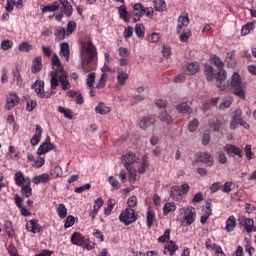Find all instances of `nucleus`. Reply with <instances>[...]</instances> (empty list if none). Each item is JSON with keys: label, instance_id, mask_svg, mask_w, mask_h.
I'll use <instances>...</instances> for the list:
<instances>
[{"label": "nucleus", "instance_id": "1", "mask_svg": "<svg viewBox=\"0 0 256 256\" xmlns=\"http://www.w3.org/2000/svg\"><path fill=\"white\" fill-rule=\"evenodd\" d=\"M51 61L53 71L49 73L50 88L53 91L54 89H57V87H59L60 83L61 89L63 91H69V89H71V83L69 82L65 68H63V65H61V60L59 59V56H57V54H53Z\"/></svg>", "mask_w": 256, "mask_h": 256}, {"label": "nucleus", "instance_id": "2", "mask_svg": "<svg viewBox=\"0 0 256 256\" xmlns=\"http://www.w3.org/2000/svg\"><path fill=\"white\" fill-rule=\"evenodd\" d=\"M80 55L82 65H89V63H93L97 59V48L91 41L83 42Z\"/></svg>", "mask_w": 256, "mask_h": 256}, {"label": "nucleus", "instance_id": "3", "mask_svg": "<svg viewBox=\"0 0 256 256\" xmlns=\"http://www.w3.org/2000/svg\"><path fill=\"white\" fill-rule=\"evenodd\" d=\"M179 215L181 217V225H183V227H189L195 223L197 210L191 206L182 207L179 209Z\"/></svg>", "mask_w": 256, "mask_h": 256}, {"label": "nucleus", "instance_id": "4", "mask_svg": "<svg viewBox=\"0 0 256 256\" xmlns=\"http://www.w3.org/2000/svg\"><path fill=\"white\" fill-rule=\"evenodd\" d=\"M119 221L126 226L131 225V223H135V221H137V214L135 213V210H133V208H126L120 213Z\"/></svg>", "mask_w": 256, "mask_h": 256}, {"label": "nucleus", "instance_id": "5", "mask_svg": "<svg viewBox=\"0 0 256 256\" xmlns=\"http://www.w3.org/2000/svg\"><path fill=\"white\" fill-rule=\"evenodd\" d=\"M36 95L41 99H49L52 95H55V91L51 90L50 92H45V82L42 80H36L32 86Z\"/></svg>", "mask_w": 256, "mask_h": 256}, {"label": "nucleus", "instance_id": "6", "mask_svg": "<svg viewBox=\"0 0 256 256\" xmlns=\"http://www.w3.org/2000/svg\"><path fill=\"white\" fill-rule=\"evenodd\" d=\"M133 15L135 17H138L134 19V21H139V17H143V15H146V17H153L154 10L152 7L145 8L143 4L137 3L133 7Z\"/></svg>", "mask_w": 256, "mask_h": 256}, {"label": "nucleus", "instance_id": "7", "mask_svg": "<svg viewBox=\"0 0 256 256\" xmlns=\"http://www.w3.org/2000/svg\"><path fill=\"white\" fill-rule=\"evenodd\" d=\"M239 225L245 228L246 233H253L255 231V221L251 218H247L245 216H240L238 218Z\"/></svg>", "mask_w": 256, "mask_h": 256}, {"label": "nucleus", "instance_id": "8", "mask_svg": "<svg viewBox=\"0 0 256 256\" xmlns=\"http://www.w3.org/2000/svg\"><path fill=\"white\" fill-rule=\"evenodd\" d=\"M122 162L124 163L125 169H131L133 168V163H137L139 161V157L136 156L135 153L129 152L122 156Z\"/></svg>", "mask_w": 256, "mask_h": 256}, {"label": "nucleus", "instance_id": "9", "mask_svg": "<svg viewBox=\"0 0 256 256\" xmlns=\"http://www.w3.org/2000/svg\"><path fill=\"white\" fill-rule=\"evenodd\" d=\"M219 71L216 74V86L218 87V89H220L221 91H225L227 89V86L223 83V81H225V79H227V72L221 68L218 69Z\"/></svg>", "mask_w": 256, "mask_h": 256}, {"label": "nucleus", "instance_id": "10", "mask_svg": "<svg viewBox=\"0 0 256 256\" xmlns=\"http://www.w3.org/2000/svg\"><path fill=\"white\" fill-rule=\"evenodd\" d=\"M19 101H21V98L15 93H10L6 97V109L8 111H11L16 105H19Z\"/></svg>", "mask_w": 256, "mask_h": 256}, {"label": "nucleus", "instance_id": "11", "mask_svg": "<svg viewBox=\"0 0 256 256\" xmlns=\"http://www.w3.org/2000/svg\"><path fill=\"white\" fill-rule=\"evenodd\" d=\"M189 25V14L187 12H182L178 17V25H177V33H181L183 31V27H187Z\"/></svg>", "mask_w": 256, "mask_h": 256}, {"label": "nucleus", "instance_id": "12", "mask_svg": "<svg viewBox=\"0 0 256 256\" xmlns=\"http://www.w3.org/2000/svg\"><path fill=\"white\" fill-rule=\"evenodd\" d=\"M14 181L18 187H23L24 185H31V180L23 175V172L18 171L15 173Z\"/></svg>", "mask_w": 256, "mask_h": 256}, {"label": "nucleus", "instance_id": "13", "mask_svg": "<svg viewBox=\"0 0 256 256\" xmlns=\"http://www.w3.org/2000/svg\"><path fill=\"white\" fill-rule=\"evenodd\" d=\"M223 151L227 153V155H237V157H243V150H241L239 147L232 145V144H226L223 147Z\"/></svg>", "mask_w": 256, "mask_h": 256}, {"label": "nucleus", "instance_id": "14", "mask_svg": "<svg viewBox=\"0 0 256 256\" xmlns=\"http://www.w3.org/2000/svg\"><path fill=\"white\" fill-rule=\"evenodd\" d=\"M72 245H77V247H83L85 245V236L79 232H74L71 236Z\"/></svg>", "mask_w": 256, "mask_h": 256}, {"label": "nucleus", "instance_id": "15", "mask_svg": "<svg viewBox=\"0 0 256 256\" xmlns=\"http://www.w3.org/2000/svg\"><path fill=\"white\" fill-rule=\"evenodd\" d=\"M116 80H117L118 85L123 87V86L127 85V81L129 80V74L124 70L118 69Z\"/></svg>", "mask_w": 256, "mask_h": 256}, {"label": "nucleus", "instance_id": "16", "mask_svg": "<svg viewBox=\"0 0 256 256\" xmlns=\"http://www.w3.org/2000/svg\"><path fill=\"white\" fill-rule=\"evenodd\" d=\"M179 250V246H177V243L175 241H169L165 247H164V255H167L169 253L170 256L175 255L177 251Z\"/></svg>", "mask_w": 256, "mask_h": 256}, {"label": "nucleus", "instance_id": "17", "mask_svg": "<svg viewBox=\"0 0 256 256\" xmlns=\"http://www.w3.org/2000/svg\"><path fill=\"white\" fill-rule=\"evenodd\" d=\"M26 229L30 233H40L41 232V226L39 225V221L37 220H29L26 223Z\"/></svg>", "mask_w": 256, "mask_h": 256}, {"label": "nucleus", "instance_id": "18", "mask_svg": "<svg viewBox=\"0 0 256 256\" xmlns=\"http://www.w3.org/2000/svg\"><path fill=\"white\" fill-rule=\"evenodd\" d=\"M55 149V145L50 142H44L42 145L39 146L37 150V155H45L49 153V151H53Z\"/></svg>", "mask_w": 256, "mask_h": 256}, {"label": "nucleus", "instance_id": "19", "mask_svg": "<svg viewBox=\"0 0 256 256\" xmlns=\"http://www.w3.org/2000/svg\"><path fill=\"white\" fill-rule=\"evenodd\" d=\"M155 221H157V217L155 216V211H153V208L148 207L147 212H146L147 227H149V228L153 227Z\"/></svg>", "mask_w": 256, "mask_h": 256}, {"label": "nucleus", "instance_id": "20", "mask_svg": "<svg viewBox=\"0 0 256 256\" xmlns=\"http://www.w3.org/2000/svg\"><path fill=\"white\" fill-rule=\"evenodd\" d=\"M95 113L98 115H109L111 112V107L107 106V104L103 102H99L98 105L94 109Z\"/></svg>", "mask_w": 256, "mask_h": 256}, {"label": "nucleus", "instance_id": "21", "mask_svg": "<svg viewBox=\"0 0 256 256\" xmlns=\"http://www.w3.org/2000/svg\"><path fill=\"white\" fill-rule=\"evenodd\" d=\"M237 227V218L235 216H230L226 220V226H225V232L226 233H232V231H235V228Z\"/></svg>", "mask_w": 256, "mask_h": 256}, {"label": "nucleus", "instance_id": "22", "mask_svg": "<svg viewBox=\"0 0 256 256\" xmlns=\"http://www.w3.org/2000/svg\"><path fill=\"white\" fill-rule=\"evenodd\" d=\"M198 160L201 163H205L209 167L213 166V164L215 163L213 156H211V154H209V153H200L198 156Z\"/></svg>", "mask_w": 256, "mask_h": 256}, {"label": "nucleus", "instance_id": "23", "mask_svg": "<svg viewBox=\"0 0 256 256\" xmlns=\"http://www.w3.org/2000/svg\"><path fill=\"white\" fill-rule=\"evenodd\" d=\"M155 124V117H144L139 122L138 125L140 129H147L148 127H151V125Z\"/></svg>", "mask_w": 256, "mask_h": 256}, {"label": "nucleus", "instance_id": "24", "mask_svg": "<svg viewBox=\"0 0 256 256\" xmlns=\"http://www.w3.org/2000/svg\"><path fill=\"white\" fill-rule=\"evenodd\" d=\"M61 3V11L67 15V17H71L73 15V6H71V3L67 0H60Z\"/></svg>", "mask_w": 256, "mask_h": 256}, {"label": "nucleus", "instance_id": "25", "mask_svg": "<svg viewBox=\"0 0 256 256\" xmlns=\"http://www.w3.org/2000/svg\"><path fill=\"white\" fill-rule=\"evenodd\" d=\"M43 135V129L41 126L36 125V132L34 136L31 138L30 143L35 147V145H39V141H41V136Z\"/></svg>", "mask_w": 256, "mask_h": 256}, {"label": "nucleus", "instance_id": "26", "mask_svg": "<svg viewBox=\"0 0 256 256\" xmlns=\"http://www.w3.org/2000/svg\"><path fill=\"white\" fill-rule=\"evenodd\" d=\"M43 135V129L41 126L36 125V132L34 136L31 138L30 143L35 147V145H39V141H41V136Z\"/></svg>", "mask_w": 256, "mask_h": 256}, {"label": "nucleus", "instance_id": "27", "mask_svg": "<svg viewBox=\"0 0 256 256\" xmlns=\"http://www.w3.org/2000/svg\"><path fill=\"white\" fill-rule=\"evenodd\" d=\"M43 135V129L41 126L36 125V132L34 136L31 138L30 143L35 147V145H39V141H41V136Z\"/></svg>", "mask_w": 256, "mask_h": 256}, {"label": "nucleus", "instance_id": "28", "mask_svg": "<svg viewBox=\"0 0 256 256\" xmlns=\"http://www.w3.org/2000/svg\"><path fill=\"white\" fill-rule=\"evenodd\" d=\"M184 73L186 75H195L196 73H199V64L195 62L189 63L184 69Z\"/></svg>", "mask_w": 256, "mask_h": 256}, {"label": "nucleus", "instance_id": "29", "mask_svg": "<svg viewBox=\"0 0 256 256\" xmlns=\"http://www.w3.org/2000/svg\"><path fill=\"white\" fill-rule=\"evenodd\" d=\"M162 211L163 215L166 217V215H169V213H174V211H177V204H175V202H167L164 204Z\"/></svg>", "mask_w": 256, "mask_h": 256}, {"label": "nucleus", "instance_id": "30", "mask_svg": "<svg viewBox=\"0 0 256 256\" xmlns=\"http://www.w3.org/2000/svg\"><path fill=\"white\" fill-rule=\"evenodd\" d=\"M172 193H176L177 195H187V193H189V184L172 187Z\"/></svg>", "mask_w": 256, "mask_h": 256}, {"label": "nucleus", "instance_id": "31", "mask_svg": "<svg viewBox=\"0 0 256 256\" xmlns=\"http://www.w3.org/2000/svg\"><path fill=\"white\" fill-rule=\"evenodd\" d=\"M48 181H51V177L47 173L41 174L39 176H34L32 178V182L35 185H39V183H48Z\"/></svg>", "mask_w": 256, "mask_h": 256}, {"label": "nucleus", "instance_id": "32", "mask_svg": "<svg viewBox=\"0 0 256 256\" xmlns=\"http://www.w3.org/2000/svg\"><path fill=\"white\" fill-rule=\"evenodd\" d=\"M230 83L234 89L243 86V80H241V75H239V73L237 72H234L231 77Z\"/></svg>", "mask_w": 256, "mask_h": 256}, {"label": "nucleus", "instance_id": "33", "mask_svg": "<svg viewBox=\"0 0 256 256\" xmlns=\"http://www.w3.org/2000/svg\"><path fill=\"white\" fill-rule=\"evenodd\" d=\"M58 9H61V1H56L51 5L44 6L42 9L43 13H53L55 11H58Z\"/></svg>", "mask_w": 256, "mask_h": 256}, {"label": "nucleus", "instance_id": "34", "mask_svg": "<svg viewBox=\"0 0 256 256\" xmlns=\"http://www.w3.org/2000/svg\"><path fill=\"white\" fill-rule=\"evenodd\" d=\"M69 43L64 42L60 44V56L64 57L65 61H69Z\"/></svg>", "mask_w": 256, "mask_h": 256}, {"label": "nucleus", "instance_id": "35", "mask_svg": "<svg viewBox=\"0 0 256 256\" xmlns=\"http://www.w3.org/2000/svg\"><path fill=\"white\" fill-rule=\"evenodd\" d=\"M209 61L211 65H214V67H217V69H223L225 67V64L221 61V58L217 55H211L209 58Z\"/></svg>", "mask_w": 256, "mask_h": 256}, {"label": "nucleus", "instance_id": "36", "mask_svg": "<svg viewBox=\"0 0 256 256\" xmlns=\"http://www.w3.org/2000/svg\"><path fill=\"white\" fill-rule=\"evenodd\" d=\"M126 171H128L129 183L133 184L136 181H139V176L137 175V170L135 168H126Z\"/></svg>", "mask_w": 256, "mask_h": 256}, {"label": "nucleus", "instance_id": "37", "mask_svg": "<svg viewBox=\"0 0 256 256\" xmlns=\"http://www.w3.org/2000/svg\"><path fill=\"white\" fill-rule=\"evenodd\" d=\"M176 110L178 113H193V110L191 109V107H189V104H187V102H182L176 105Z\"/></svg>", "mask_w": 256, "mask_h": 256}, {"label": "nucleus", "instance_id": "38", "mask_svg": "<svg viewBox=\"0 0 256 256\" xmlns=\"http://www.w3.org/2000/svg\"><path fill=\"white\" fill-rule=\"evenodd\" d=\"M207 81H213L215 79V69L211 65H206L204 68Z\"/></svg>", "mask_w": 256, "mask_h": 256}, {"label": "nucleus", "instance_id": "39", "mask_svg": "<svg viewBox=\"0 0 256 256\" xmlns=\"http://www.w3.org/2000/svg\"><path fill=\"white\" fill-rule=\"evenodd\" d=\"M233 101H234L233 96H227L219 105V109H221V111H224V109H229V107L233 105Z\"/></svg>", "mask_w": 256, "mask_h": 256}, {"label": "nucleus", "instance_id": "40", "mask_svg": "<svg viewBox=\"0 0 256 256\" xmlns=\"http://www.w3.org/2000/svg\"><path fill=\"white\" fill-rule=\"evenodd\" d=\"M41 63H43V59L41 57H36L33 60V63H32V72L33 73H39V71H41V68H42Z\"/></svg>", "mask_w": 256, "mask_h": 256}, {"label": "nucleus", "instance_id": "41", "mask_svg": "<svg viewBox=\"0 0 256 256\" xmlns=\"http://www.w3.org/2000/svg\"><path fill=\"white\" fill-rule=\"evenodd\" d=\"M56 213L60 219H65L67 217V207H65V204H58Z\"/></svg>", "mask_w": 256, "mask_h": 256}, {"label": "nucleus", "instance_id": "42", "mask_svg": "<svg viewBox=\"0 0 256 256\" xmlns=\"http://www.w3.org/2000/svg\"><path fill=\"white\" fill-rule=\"evenodd\" d=\"M117 205V201L114 199H109L107 202V207L104 209V215L109 217L111 215V212L113 211V208Z\"/></svg>", "mask_w": 256, "mask_h": 256}, {"label": "nucleus", "instance_id": "43", "mask_svg": "<svg viewBox=\"0 0 256 256\" xmlns=\"http://www.w3.org/2000/svg\"><path fill=\"white\" fill-rule=\"evenodd\" d=\"M255 29V22H249L241 29V35H249Z\"/></svg>", "mask_w": 256, "mask_h": 256}, {"label": "nucleus", "instance_id": "44", "mask_svg": "<svg viewBox=\"0 0 256 256\" xmlns=\"http://www.w3.org/2000/svg\"><path fill=\"white\" fill-rule=\"evenodd\" d=\"M159 118H160V120L162 121V123H166V125H169L170 123L173 122V119L171 118V116H169V115L167 114V111H166V110H162V111L160 112Z\"/></svg>", "mask_w": 256, "mask_h": 256}, {"label": "nucleus", "instance_id": "45", "mask_svg": "<svg viewBox=\"0 0 256 256\" xmlns=\"http://www.w3.org/2000/svg\"><path fill=\"white\" fill-rule=\"evenodd\" d=\"M235 52H229V53H227V55H226V63H227V65H228V67H230V68H233V67H235V65H236V62H235Z\"/></svg>", "mask_w": 256, "mask_h": 256}, {"label": "nucleus", "instance_id": "46", "mask_svg": "<svg viewBox=\"0 0 256 256\" xmlns=\"http://www.w3.org/2000/svg\"><path fill=\"white\" fill-rule=\"evenodd\" d=\"M233 189H235L233 182H225L224 185L221 184L222 193H231Z\"/></svg>", "mask_w": 256, "mask_h": 256}, {"label": "nucleus", "instance_id": "47", "mask_svg": "<svg viewBox=\"0 0 256 256\" xmlns=\"http://www.w3.org/2000/svg\"><path fill=\"white\" fill-rule=\"evenodd\" d=\"M147 39L149 43H159V41L161 40V34L153 32L147 35Z\"/></svg>", "mask_w": 256, "mask_h": 256}, {"label": "nucleus", "instance_id": "48", "mask_svg": "<svg viewBox=\"0 0 256 256\" xmlns=\"http://www.w3.org/2000/svg\"><path fill=\"white\" fill-rule=\"evenodd\" d=\"M21 193L24 195V197H31L33 194V189H31V184H24V186H21Z\"/></svg>", "mask_w": 256, "mask_h": 256}, {"label": "nucleus", "instance_id": "49", "mask_svg": "<svg viewBox=\"0 0 256 256\" xmlns=\"http://www.w3.org/2000/svg\"><path fill=\"white\" fill-rule=\"evenodd\" d=\"M154 7L156 11H165V7H167V4L165 3V0H154Z\"/></svg>", "mask_w": 256, "mask_h": 256}, {"label": "nucleus", "instance_id": "50", "mask_svg": "<svg viewBox=\"0 0 256 256\" xmlns=\"http://www.w3.org/2000/svg\"><path fill=\"white\" fill-rule=\"evenodd\" d=\"M189 37H191V29H185L180 34L179 39L182 43H187V41H189Z\"/></svg>", "mask_w": 256, "mask_h": 256}, {"label": "nucleus", "instance_id": "51", "mask_svg": "<svg viewBox=\"0 0 256 256\" xmlns=\"http://www.w3.org/2000/svg\"><path fill=\"white\" fill-rule=\"evenodd\" d=\"M171 239V229L165 230L164 234L158 238V243H167Z\"/></svg>", "mask_w": 256, "mask_h": 256}, {"label": "nucleus", "instance_id": "52", "mask_svg": "<svg viewBox=\"0 0 256 256\" xmlns=\"http://www.w3.org/2000/svg\"><path fill=\"white\" fill-rule=\"evenodd\" d=\"M119 15L120 19H123V21H129V13L127 12V9L124 5L119 7Z\"/></svg>", "mask_w": 256, "mask_h": 256}, {"label": "nucleus", "instance_id": "53", "mask_svg": "<svg viewBox=\"0 0 256 256\" xmlns=\"http://www.w3.org/2000/svg\"><path fill=\"white\" fill-rule=\"evenodd\" d=\"M198 128H199V120L193 119L192 121L189 122L188 131H190V133H195V131H197Z\"/></svg>", "mask_w": 256, "mask_h": 256}, {"label": "nucleus", "instance_id": "54", "mask_svg": "<svg viewBox=\"0 0 256 256\" xmlns=\"http://www.w3.org/2000/svg\"><path fill=\"white\" fill-rule=\"evenodd\" d=\"M234 95L240 99L245 100V88H243V86L234 88Z\"/></svg>", "mask_w": 256, "mask_h": 256}, {"label": "nucleus", "instance_id": "55", "mask_svg": "<svg viewBox=\"0 0 256 256\" xmlns=\"http://www.w3.org/2000/svg\"><path fill=\"white\" fill-rule=\"evenodd\" d=\"M108 183L113 187V189H121V183L114 176H110L108 178Z\"/></svg>", "mask_w": 256, "mask_h": 256}, {"label": "nucleus", "instance_id": "56", "mask_svg": "<svg viewBox=\"0 0 256 256\" xmlns=\"http://www.w3.org/2000/svg\"><path fill=\"white\" fill-rule=\"evenodd\" d=\"M107 85V73H103L96 85L97 89H103Z\"/></svg>", "mask_w": 256, "mask_h": 256}, {"label": "nucleus", "instance_id": "57", "mask_svg": "<svg viewBox=\"0 0 256 256\" xmlns=\"http://www.w3.org/2000/svg\"><path fill=\"white\" fill-rule=\"evenodd\" d=\"M147 167H149V162L147 161V156H144L142 158L141 165L138 168V173H145V171H147Z\"/></svg>", "mask_w": 256, "mask_h": 256}, {"label": "nucleus", "instance_id": "58", "mask_svg": "<svg viewBox=\"0 0 256 256\" xmlns=\"http://www.w3.org/2000/svg\"><path fill=\"white\" fill-rule=\"evenodd\" d=\"M59 113H62L66 119H73V114H71V110L62 106L58 107Z\"/></svg>", "mask_w": 256, "mask_h": 256}, {"label": "nucleus", "instance_id": "59", "mask_svg": "<svg viewBox=\"0 0 256 256\" xmlns=\"http://www.w3.org/2000/svg\"><path fill=\"white\" fill-rule=\"evenodd\" d=\"M18 49L19 51L27 53V51H31V49H33V46L29 44V42H21L18 46Z\"/></svg>", "mask_w": 256, "mask_h": 256}, {"label": "nucleus", "instance_id": "60", "mask_svg": "<svg viewBox=\"0 0 256 256\" xmlns=\"http://www.w3.org/2000/svg\"><path fill=\"white\" fill-rule=\"evenodd\" d=\"M135 33L137 37H145V26L143 24H136Z\"/></svg>", "mask_w": 256, "mask_h": 256}, {"label": "nucleus", "instance_id": "61", "mask_svg": "<svg viewBox=\"0 0 256 256\" xmlns=\"http://www.w3.org/2000/svg\"><path fill=\"white\" fill-rule=\"evenodd\" d=\"M95 77H96V75H95L94 72L88 74V76H87L86 85H87V87H89L90 89H91V87H93V84L95 83Z\"/></svg>", "mask_w": 256, "mask_h": 256}, {"label": "nucleus", "instance_id": "62", "mask_svg": "<svg viewBox=\"0 0 256 256\" xmlns=\"http://www.w3.org/2000/svg\"><path fill=\"white\" fill-rule=\"evenodd\" d=\"M128 209L137 207V196H130L127 200Z\"/></svg>", "mask_w": 256, "mask_h": 256}, {"label": "nucleus", "instance_id": "63", "mask_svg": "<svg viewBox=\"0 0 256 256\" xmlns=\"http://www.w3.org/2000/svg\"><path fill=\"white\" fill-rule=\"evenodd\" d=\"M8 155L10 159H19V153L17 152V150H15V147L13 146H9Z\"/></svg>", "mask_w": 256, "mask_h": 256}, {"label": "nucleus", "instance_id": "64", "mask_svg": "<svg viewBox=\"0 0 256 256\" xmlns=\"http://www.w3.org/2000/svg\"><path fill=\"white\" fill-rule=\"evenodd\" d=\"M73 225H75V217L71 215L67 216L64 224L65 229H69V227H73Z\"/></svg>", "mask_w": 256, "mask_h": 256}]
</instances>
